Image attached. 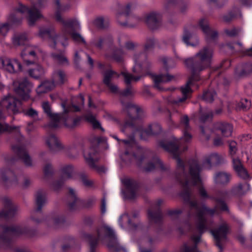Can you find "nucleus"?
I'll return each mask as SVG.
<instances>
[{"instance_id":"obj_1","label":"nucleus","mask_w":252,"mask_h":252,"mask_svg":"<svg viewBox=\"0 0 252 252\" xmlns=\"http://www.w3.org/2000/svg\"><path fill=\"white\" fill-rule=\"evenodd\" d=\"M27 14V20L30 26L33 25L35 22L40 19L42 15L40 11L35 6L29 8L27 6L19 3L15 7L13 13H11L8 17V21L11 24H18L22 20V17L19 14Z\"/></svg>"},{"instance_id":"obj_2","label":"nucleus","mask_w":252,"mask_h":252,"mask_svg":"<svg viewBox=\"0 0 252 252\" xmlns=\"http://www.w3.org/2000/svg\"><path fill=\"white\" fill-rule=\"evenodd\" d=\"M212 56V50L208 48H204L196 53L194 62L190 58L186 60L185 63L194 72H200L210 65Z\"/></svg>"},{"instance_id":"obj_3","label":"nucleus","mask_w":252,"mask_h":252,"mask_svg":"<svg viewBox=\"0 0 252 252\" xmlns=\"http://www.w3.org/2000/svg\"><path fill=\"white\" fill-rule=\"evenodd\" d=\"M134 65L133 71L135 73L141 74L137 76L132 75L127 72H123L126 83L129 84L132 81H137L146 73L150 66V64L146 61V56L143 54H136L134 57Z\"/></svg>"},{"instance_id":"obj_4","label":"nucleus","mask_w":252,"mask_h":252,"mask_svg":"<svg viewBox=\"0 0 252 252\" xmlns=\"http://www.w3.org/2000/svg\"><path fill=\"white\" fill-rule=\"evenodd\" d=\"M28 37L25 34H15L12 38L15 46H26L22 49L21 54L23 61L28 64L33 63L37 59L36 53L33 48L29 46Z\"/></svg>"},{"instance_id":"obj_5","label":"nucleus","mask_w":252,"mask_h":252,"mask_svg":"<svg viewBox=\"0 0 252 252\" xmlns=\"http://www.w3.org/2000/svg\"><path fill=\"white\" fill-rule=\"evenodd\" d=\"M13 85L14 92L19 98L23 100H27L29 98L32 85L27 79H16L13 81Z\"/></svg>"},{"instance_id":"obj_6","label":"nucleus","mask_w":252,"mask_h":252,"mask_svg":"<svg viewBox=\"0 0 252 252\" xmlns=\"http://www.w3.org/2000/svg\"><path fill=\"white\" fill-rule=\"evenodd\" d=\"M113 234V230L107 226L103 225L97 228L96 234L94 235H86V239L90 243L91 252H94V247L97 244L98 240H102L106 237H111Z\"/></svg>"},{"instance_id":"obj_7","label":"nucleus","mask_w":252,"mask_h":252,"mask_svg":"<svg viewBox=\"0 0 252 252\" xmlns=\"http://www.w3.org/2000/svg\"><path fill=\"white\" fill-rule=\"evenodd\" d=\"M0 68L10 73L22 70V65L17 60L8 58H0Z\"/></svg>"},{"instance_id":"obj_8","label":"nucleus","mask_w":252,"mask_h":252,"mask_svg":"<svg viewBox=\"0 0 252 252\" xmlns=\"http://www.w3.org/2000/svg\"><path fill=\"white\" fill-rule=\"evenodd\" d=\"M251 1L250 0L249 2L247 3L246 2V0H240L238 4L234 5L228 14L223 16V20L225 22H229L234 18L241 17V13L240 8V5L250 6L251 5Z\"/></svg>"},{"instance_id":"obj_9","label":"nucleus","mask_w":252,"mask_h":252,"mask_svg":"<svg viewBox=\"0 0 252 252\" xmlns=\"http://www.w3.org/2000/svg\"><path fill=\"white\" fill-rule=\"evenodd\" d=\"M227 230V225L226 224H223L218 230L211 231V233L216 241L217 246L220 249H221L220 244L225 241Z\"/></svg>"},{"instance_id":"obj_10","label":"nucleus","mask_w":252,"mask_h":252,"mask_svg":"<svg viewBox=\"0 0 252 252\" xmlns=\"http://www.w3.org/2000/svg\"><path fill=\"white\" fill-rule=\"evenodd\" d=\"M199 167L196 163H194L190 167L189 179L188 180L187 184L192 185H200L201 179L199 176Z\"/></svg>"},{"instance_id":"obj_11","label":"nucleus","mask_w":252,"mask_h":252,"mask_svg":"<svg viewBox=\"0 0 252 252\" xmlns=\"http://www.w3.org/2000/svg\"><path fill=\"white\" fill-rule=\"evenodd\" d=\"M39 35L42 37H47L51 47H54L56 45V39L57 37L55 30L53 28H44L40 29Z\"/></svg>"},{"instance_id":"obj_12","label":"nucleus","mask_w":252,"mask_h":252,"mask_svg":"<svg viewBox=\"0 0 252 252\" xmlns=\"http://www.w3.org/2000/svg\"><path fill=\"white\" fill-rule=\"evenodd\" d=\"M145 21L150 28L154 29L160 25L161 17L158 13L153 12L146 16Z\"/></svg>"},{"instance_id":"obj_13","label":"nucleus","mask_w":252,"mask_h":252,"mask_svg":"<svg viewBox=\"0 0 252 252\" xmlns=\"http://www.w3.org/2000/svg\"><path fill=\"white\" fill-rule=\"evenodd\" d=\"M4 208L0 212V218L11 217L14 216L16 212V208L12 204L8 199L3 200Z\"/></svg>"},{"instance_id":"obj_14","label":"nucleus","mask_w":252,"mask_h":252,"mask_svg":"<svg viewBox=\"0 0 252 252\" xmlns=\"http://www.w3.org/2000/svg\"><path fill=\"white\" fill-rule=\"evenodd\" d=\"M52 80L55 86L62 85L67 82V77L64 71L58 69L53 72Z\"/></svg>"},{"instance_id":"obj_15","label":"nucleus","mask_w":252,"mask_h":252,"mask_svg":"<svg viewBox=\"0 0 252 252\" xmlns=\"http://www.w3.org/2000/svg\"><path fill=\"white\" fill-rule=\"evenodd\" d=\"M96 151L94 148H90L84 152V158L88 164L93 168H95V162L98 160Z\"/></svg>"},{"instance_id":"obj_16","label":"nucleus","mask_w":252,"mask_h":252,"mask_svg":"<svg viewBox=\"0 0 252 252\" xmlns=\"http://www.w3.org/2000/svg\"><path fill=\"white\" fill-rule=\"evenodd\" d=\"M215 126L220 131L223 136L228 137L231 135L233 127L230 124L225 122H218L216 124Z\"/></svg>"},{"instance_id":"obj_17","label":"nucleus","mask_w":252,"mask_h":252,"mask_svg":"<svg viewBox=\"0 0 252 252\" xmlns=\"http://www.w3.org/2000/svg\"><path fill=\"white\" fill-rule=\"evenodd\" d=\"M213 211L207 210L205 208L203 212L200 213L198 216V220L197 222V227L199 231L203 232L206 230L205 217L207 214H212Z\"/></svg>"},{"instance_id":"obj_18","label":"nucleus","mask_w":252,"mask_h":252,"mask_svg":"<svg viewBox=\"0 0 252 252\" xmlns=\"http://www.w3.org/2000/svg\"><path fill=\"white\" fill-rule=\"evenodd\" d=\"M46 143L49 148L56 151L62 148V146L58 139L53 135L48 136L46 139Z\"/></svg>"},{"instance_id":"obj_19","label":"nucleus","mask_w":252,"mask_h":252,"mask_svg":"<svg viewBox=\"0 0 252 252\" xmlns=\"http://www.w3.org/2000/svg\"><path fill=\"white\" fill-rule=\"evenodd\" d=\"M181 126L184 128L183 136L182 139L185 142H189L191 139V135L189 133V130L190 127L189 125V119L187 116H184L181 121Z\"/></svg>"},{"instance_id":"obj_20","label":"nucleus","mask_w":252,"mask_h":252,"mask_svg":"<svg viewBox=\"0 0 252 252\" xmlns=\"http://www.w3.org/2000/svg\"><path fill=\"white\" fill-rule=\"evenodd\" d=\"M124 109L134 119L137 118L142 112V110L138 106L132 103L125 105Z\"/></svg>"},{"instance_id":"obj_21","label":"nucleus","mask_w":252,"mask_h":252,"mask_svg":"<svg viewBox=\"0 0 252 252\" xmlns=\"http://www.w3.org/2000/svg\"><path fill=\"white\" fill-rule=\"evenodd\" d=\"M13 150L20 156L26 166H30L32 165V160L24 149L19 147H15L13 148Z\"/></svg>"},{"instance_id":"obj_22","label":"nucleus","mask_w":252,"mask_h":252,"mask_svg":"<svg viewBox=\"0 0 252 252\" xmlns=\"http://www.w3.org/2000/svg\"><path fill=\"white\" fill-rule=\"evenodd\" d=\"M18 100L12 96H8L2 101L3 104L6 105L8 109L15 113L17 111V104Z\"/></svg>"},{"instance_id":"obj_23","label":"nucleus","mask_w":252,"mask_h":252,"mask_svg":"<svg viewBox=\"0 0 252 252\" xmlns=\"http://www.w3.org/2000/svg\"><path fill=\"white\" fill-rule=\"evenodd\" d=\"M199 24L203 32L206 33L209 37L214 38L217 36V33L210 29L208 21L206 19H201L199 21Z\"/></svg>"},{"instance_id":"obj_24","label":"nucleus","mask_w":252,"mask_h":252,"mask_svg":"<svg viewBox=\"0 0 252 252\" xmlns=\"http://www.w3.org/2000/svg\"><path fill=\"white\" fill-rule=\"evenodd\" d=\"M174 76L170 75L168 73H166L165 74H161L154 76V81L157 87H158V85L159 83L167 82L174 80Z\"/></svg>"},{"instance_id":"obj_25","label":"nucleus","mask_w":252,"mask_h":252,"mask_svg":"<svg viewBox=\"0 0 252 252\" xmlns=\"http://www.w3.org/2000/svg\"><path fill=\"white\" fill-rule=\"evenodd\" d=\"M230 180V175L225 172H220L216 174L214 181L216 184L223 185L227 183Z\"/></svg>"},{"instance_id":"obj_26","label":"nucleus","mask_w":252,"mask_h":252,"mask_svg":"<svg viewBox=\"0 0 252 252\" xmlns=\"http://www.w3.org/2000/svg\"><path fill=\"white\" fill-rule=\"evenodd\" d=\"M55 85L53 83V81H45L38 86L36 89L38 94H42L46 93L55 87Z\"/></svg>"},{"instance_id":"obj_27","label":"nucleus","mask_w":252,"mask_h":252,"mask_svg":"<svg viewBox=\"0 0 252 252\" xmlns=\"http://www.w3.org/2000/svg\"><path fill=\"white\" fill-rule=\"evenodd\" d=\"M191 83V81H189L183 87L181 88V91L183 93L184 96L182 98H178L173 100L171 101L172 103L174 104H177L179 102H182L185 101L187 99L186 95L191 92V89L190 88V85Z\"/></svg>"},{"instance_id":"obj_28","label":"nucleus","mask_w":252,"mask_h":252,"mask_svg":"<svg viewBox=\"0 0 252 252\" xmlns=\"http://www.w3.org/2000/svg\"><path fill=\"white\" fill-rule=\"evenodd\" d=\"M86 119L91 124L94 129H100L102 131H104V129L101 126L100 123L96 119L94 116L92 114H88L86 116Z\"/></svg>"},{"instance_id":"obj_29","label":"nucleus","mask_w":252,"mask_h":252,"mask_svg":"<svg viewBox=\"0 0 252 252\" xmlns=\"http://www.w3.org/2000/svg\"><path fill=\"white\" fill-rule=\"evenodd\" d=\"M42 107L44 112L51 119L55 121L60 120V116L58 114L52 113L50 105L48 102H43L42 104Z\"/></svg>"},{"instance_id":"obj_30","label":"nucleus","mask_w":252,"mask_h":252,"mask_svg":"<svg viewBox=\"0 0 252 252\" xmlns=\"http://www.w3.org/2000/svg\"><path fill=\"white\" fill-rule=\"evenodd\" d=\"M220 160V157L217 154H213L208 157L204 163L203 168H209L211 163H217Z\"/></svg>"},{"instance_id":"obj_31","label":"nucleus","mask_w":252,"mask_h":252,"mask_svg":"<svg viewBox=\"0 0 252 252\" xmlns=\"http://www.w3.org/2000/svg\"><path fill=\"white\" fill-rule=\"evenodd\" d=\"M44 69L39 64L36 65L34 68L29 70L30 75L35 78H37L42 76L44 74Z\"/></svg>"},{"instance_id":"obj_32","label":"nucleus","mask_w":252,"mask_h":252,"mask_svg":"<svg viewBox=\"0 0 252 252\" xmlns=\"http://www.w3.org/2000/svg\"><path fill=\"white\" fill-rule=\"evenodd\" d=\"M68 200V204L71 209L73 208L79 202V200L76 196L75 191L72 189H70L69 190Z\"/></svg>"},{"instance_id":"obj_33","label":"nucleus","mask_w":252,"mask_h":252,"mask_svg":"<svg viewBox=\"0 0 252 252\" xmlns=\"http://www.w3.org/2000/svg\"><path fill=\"white\" fill-rule=\"evenodd\" d=\"M160 127L157 125L150 126L146 129L144 130L142 134H147L148 135L157 134L160 131Z\"/></svg>"},{"instance_id":"obj_34","label":"nucleus","mask_w":252,"mask_h":252,"mask_svg":"<svg viewBox=\"0 0 252 252\" xmlns=\"http://www.w3.org/2000/svg\"><path fill=\"white\" fill-rule=\"evenodd\" d=\"M251 106V102L247 99H242L241 101L238 103L237 109L238 110H247L249 109Z\"/></svg>"},{"instance_id":"obj_35","label":"nucleus","mask_w":252,"mask_h":252,"mask_svg":"<svg viewBox=\"0 0 252 252\" xmlns=\"http://www.w3.org/2000/svg\"><path fill=\"white\" fill-rule=\"evenodd\" d=\"M216 96V94L214 91H209L204 93L203 99L207 102H212Z\"/></svg>"},{"instance_id":"obj_36","label":"nucleus","mask_w":252,"mask_h":252,"mask_svg":"<svg viewBox=\"0 0 252 252\" xmlns=\"http://www.w3.org/2000/svg\"><path fill=\"white\" fill-rule=\"evenodd\" d=\"M54 59L60 64H66L68 63V61L66 57L63 54H56L52 55Z\"/></svg>"},{"instance_id":"obj_37","label":"nucleus","mask_w":252,"mask_h":252,"mask_svg":"<svg viewBox=\"0 0 252 252\" xmlns=\"http://www.w3.org/2000/svg\"><path fill=\"white\" fill-rule=\"evenodd\" d=\"M250 189V186L248 184L243 185L239 184L235 187V190L239 194H242L246 193Z\"/></svg>"},{"instance_id":"obj_38","label":"nucleus","mask_w":252,"mask_h":252,"mask_svg":"<svg viewBox=\"0 0 252 252\" xmlns=\"http://www.w3.org/2000/svg\"><path fill=\"white\" fill-rule=\"evenodd\" d=\"M73 172V168L71 166L64 167L63 170V178L67 179L71 177Z\"/></svg>"},{"instance_id":"obj_39","label":"nucleus","mask_w":252,"mask_h":252,"mask_svg":"<svg viewBox=\"0 0 252 252\" xmlns=\"http://www.w3.org/2000/svg\"><path fill=\"white\" fill-rule=\"evenodd\" d=\"M14 24H11L7 20V22L4 23H0V34L4 35L8 31L10 26L14 25Z\"/></svg>"},{"instance_id":"obj_40","label":"nucleus","mask_w":252,"mask_h":252,"mask_svg":"<svg viewBox=\"0 0 252 252\" xmlns=\"http://www.w3.org/2000/svg\"><path fill=\"white\" fill-rule=\"evenodd\" d=\"M25 114L30 117H31L32 119H34L35 120H37L38 118V113L37 112L32 109V108H30L27 110H26L25 111Z\"/></svg>"},{"instance_id":"obj_41","label":"nucleus","mask_w":252,"mask_h":252,"mask_svg":"<svg viewBox=\"0 0 252 252\" xmlns=\"http://www.w3.org/2000/svg\"><path fill=\"white\" fill-rule=\"evenodd\" d=\"M114 74V72L112 71H107L104 74L103 82L106 85L111 83L110 81L111 78L113 77Z\"/></svg>"},{"instance_id":"obj_42","label":"nucleus","mask_w":252,"mask_h":252,"mask_svg":"<svg viewBox=\"0 0 252 252\" xmlns=\"http://www.w3.org/2000/svg\"><path fill=\"white\" fill-rule=\"evenodd\" d=\"M46 197L45 195L42 194H38L36 198V203L38 205V210H40L41 206L46 202Z\"/></svg>"},{"instance_id":"obj_43","label":"nucleus","mask_w":252,"mask_h":252,"mask_svg":"<svg viewBox=\"0 0 252 252\" xmlns=\"http://www.w3.org/2000/svg\"><path fill=\"white\" fill-rule=\"evenodd\" d=\"M80 180L86 187H91L93 185V181L88 179V178L85 175H81L80 176Z\"/></svg>"},{"instance_id":"obj_44","label":"nucleus","mask_w":252,"mask_h":252,"mask_svg":"<svg viewBox=\"0 0 252 252\" xmlns=\"http://www.w3.org/2000/svg\"><path fill=\"white\" fill-rule=\"evenodd\" d=\"M140 19L135 16H129L127 20V24L130 26H133L136 25Z\"/></svg>"},{"instance_id":"obj_45","label":"nucleus","mask_w":252,"mask_h":252,"mask_svg":"<svg viewBox=\"0 0 252 252\" xmlns=\"http://www.w3.org/2000/svg\"><path fill=\"white\" fill-rule=\"evenodd\" d=\"M229 151L231 155H234L237 150V144L234 141H230L229 142Z\"/></svg>"},{"instance_id":"obj_46","label":"nucleus","mask_w":252,"mask_h":252,"mask_svg":"<svg viewBox=\"0 0 252 252\" xmlns=\"http://www.w3.org/2000/svg\"><path fill=\"white\" fill-rule=\"evenodd\" d=\"M15 128V127L9 126L6 124L0 123V133L5 131L10 132Z\"/></svg>"},{"instance_id":"obj_47","label":"nucleus","mask_w":252,"mask_h":252,"mask_svg":"<svg viewBox=\"0 0 252 252\" xmlns=\"http://www.w3.org/2000/svg\"><path fill=\"white\" fill-rule=\"evenodd\" d=\"M236 172L238 175L242 178L247 179L249 177L248 173L244 167L237 170Z\"/></svg>"},{"instance_id":"obj_48","label":"nucleus","mask_w":252,"mask_h":252,"mask_svg":"<svg viewBox=\"0 0 252 252\" xmlns=\"http://www.w3.org/2000/svg\"><path fill=\"white\" fill-rule=\"evenodd\" d=\"M64 25L67 27H77L79 26V23L75 19H71L65 22Z\"/></svg>"},{"instance_id":"obj_49","label":"nucleus","mask_w":252,"mask_h":252,"mask_svg":"<svg viewBox=\"0 0 252 252\" xmlns=\"http://www.w3.org/2000/svg\"><path fill=\"white\" fill-rule=\"evenodd\" d=\"M132 9V6L130 4L124 5L123 7V15L128 16L130 13Z\"/></svg>"},{"instance_id":"obj_50","label":"nucleus","mask_w":252,"mask_h":252,"mask_svg":"<svg viewBox=\"0 0 252 252\" xmlns=\"http://www.w3.org/2000/svg\"><path fill=\"white\" fill-rule=\"evenodd\" d=\"M233 167L235 171L243 167L240 160L235 158L233 159Z\"/></svg>"},{"instance_id":"obj_51","label":"nucleus","mask_w":252,"mask_h":252,"mask_svg":"<svg viewBox=\"0 0 252 252\" xmlns=\"http://www.w3.org/2000/svg\"><path fill=\"white\" fill-rule=\"evenodd\" d=\"M95 25L99 28H104V21L102 18H98L95 21Z\"/></svg>"},{"instance_id":"obj_52","label":"nucleus","mask_w":252,"mask_h":252,"mask_svg":"<svg viewBox=\"0 0 252 252\" xmlns=\"http://www.w3.org/2000/svg\"><path fill=\"white\" fill-rule=\"evenodd\" d=\"M252 72V63L246 64L244 66V73L247 74Z\"/></svg>"},{"instance_id":"obj_53","label":"nucleus","mask_w":252,"mask_h":252,"mask_svg":"<svg viewBox=\"0 0 252 252\" xmlns=\"http://www.w3.org/2000/svg\"><path fill=\"white\" fill-rule=\"evenodd\" d=\"M225 33L227 35L230 36H233L236 35L238 31L235 29H230V30H225Z\"/></svg>"},{"instance_id":"obj_54","label":"nucleus","mask_w":252,"mask_h":252,"mask_svg":"<svg viewBox=\"0 0 252 252\" xmlns=\"http://www.w3.org/2000/svg\"><path fill=\"white\" fill-rule=\"evenodd\" d=\"M109 88L111 92L113 93H117L118 92V88L117 86L110 83V84L107 85Z\"/></svg>"},{"instance_id":"obj_55","label":"nucleus","mask_w":252,"mask_h":252,"mask_svg":"<svg viewBox=\"0 0 252 252\" xmlns=\"http://www.w3.org/2000/svg\"><path fill=\"white\" fill-rule=\"evenodd\" d=\"M223 143V140L220 137H216L214 140V144L216 146H221Z\"/></svg>"},{"instance_id":"obj_56","label":"nucleus","mask_w":252,"mask_h":252,"mask_svg":"<svg viewBox=\"0 0 252 252\" xmlns=\"http://www.w3.org/2000/svg\"><path fill=\"white\" fill-rule=\"evenodd\" d=\"M73 39L76 41H82L84 42L83 38L81 36L80 34L77 33H73L71 34Z\"/></svg>"},{"instance_id":"obj_57","label":"nucleus","mask_w":252,"mask_h":252,"mask_svg":"<svg viewBox=\"0 0 252 252\" xmlns=\"http://www.w3.org/2000/svg\"><path fill=\"white\" fill-rule=\"evenodd\" d=\"M191 35L189 32H187L185 34V35L183 36V41L185 43H186L187 45H191L190 43L189 42V40L191 37Z\"/></svg>"},{"instance_id":"obj_58","label":"nucleus","mask_w":252,"mask_h":252,"mask_svg":"<svg viewBox=\"0 0 252 252\" xmlns=\"http://www.w3.org/2000/svg\"><path fill=\"white\" fill-rule=\"evenodd\" d=\"M123 142L125 143L126 146H133L135 145V141L133 139V138H131L130 140L127 141V140H123Z\"/></svg>"},{"instance_id":"obj_59","label":"nucleus","mask_w":252,"mask_h":252,"mask_svg":"<svg viewBox=\"0 0 252 252\" xmlns=\"http://www.w3.org/2000/svg\"><path fill=\"white\" fill-rule=\"evenodd\" d=\"M156 166V164L153 163H149L147 166L145 167V170L146 171H151L153 170Z\"/></svg>"},{"instance_id":"obj_60","label":"nucleus","mask_w":252,"mask_h":252,"mask_svg":"<svg viewBox=\"0 0 252 252\" xmlns=\"http://www.w3.org/2000/svg\"><path fill=\"white\" fill-rule=\"evenodd\" d=\"M101 210L102 213H104L106 211V200L103 198L101 201Z\"/></svg>"},{"instance_id":"obj_61","label":"nucleus","mask_w":252,"mask_h":252,"mask_svg":"<svg viewBox=\"0 0 252 252\" xmlns=\"http://www.w3.org/2000/svg\"><path fill=\"white\" fill-rule=\"evenodd\" d=\"M212 1L216 2L217 4L219 6H221L223 5L227 1V0H211Z\"/></svg>"},{"instance_id":"obj_62","label":"nucleus","mask_w":252,"mask_h":252,"mask_svg":"<svg viewBox=\"0 0 252 252\" xmlns=\"http://www.w3.org/2000/svg\"><path fill=\"white\" fill-rule=\"evenodd\" d=\"M133 93V91L131 90V89H127L125 91H124L122 93L123 95L125 96H127Z\"/></svg>"},{"instance_id":"obj_63","label":"nucleus","mask_w":252,"mask_h":252,"mask_svg":"<svg viewBox=\"0 0 252 252\" xmlns=\"http://www.w3.org/2000/svg\"><path fill=\"white\" fill-rule=\"evenodd\" d=\"M125 128L126 130L131 131L133 130V127L129 124L126 123L125 125Z\"/></svg>"},{"instance_id":"obj_64","label":"nucleus","mask_w":252,"mask_h":252,"mask_svg":"<svg viewBox=\"0 0 252 252\" xmlns=\"http://www.w3.org/2000/svg\"><path fill=\"white\" fill-rule=\"evenodd\" d=\"M51 170H52V167L49 164L46 165L44 168V171L46 174L49 172L50 171H51Z\"/></svg>"}]
</instances>
